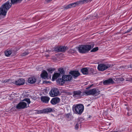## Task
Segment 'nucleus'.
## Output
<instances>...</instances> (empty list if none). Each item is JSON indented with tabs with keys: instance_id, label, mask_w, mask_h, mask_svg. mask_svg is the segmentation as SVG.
<instances>
[{
	"instance_id": "nucleus-30",
	"label": "nucleus",
	"mask_w": 132,
	"mask_h": 132,
	"mask_svg": "<svg viewBox=\"0 0 132 132\" xmlns=\"http://www.w3.org/2000/svg\"><path fill=\"white\" fill-rule=\"evenodd\" d=\"M98 50V47H96L94 48L91 51V52H94Z\"/></svg>"
},
{
	"instance_id": "nucleus-26",
	"label": "nucleus",
	"mask_w": 132,
	"mask_h": 132,
	"mask_svg": "<svg viewBox=\"0 0 132 132\" xmlns=\"http://www.w3.org/2000/svg\"><path fill=\"white\" fill-rule=\"evenodd\" d=\"M54 70L55 69L53 68H50L47 69V71L48 72L51 73H52Z\"/></svg>"
},
{
	"instance_id": "nucleus-1",
	"label": "nucleus",
	"mask_w": 132,
	"mask_h": 132,
	"mask_svg": "<svg viewBox=\"0 0 132 132\" xmlns=\"http://www.w3.org/2000/svg\"><path fill=\"white\" fill-rule=\"evenodd\" d=\"M12 4L9 0L3 4L0 7V15H5L8 10L11 7Z\"/></svg>"
},
{
	"instance_id": "nucleus-32",
	"label": "nucleus",
	"mask_w": 132,
	"mask_h": 132,
	"mask_svg": "<svg viewBox=\"0 0 132 132\" xmlns=\"http://www.w3.org/2000/svg\"><path fill=\"white\" fill-rule=\"evenodd\" d=\"M79 122L78 121V123L76 124L75 126V128L76 130H77L79 128V124L78 123Z\"/></svg>"
},
{
	"instance_id": "nucleus-17",
	"label": "nucleus",
	"mask_w": 132,
	"mask_h": 132,
	"mask_svg": "<svg viewBox=\"0 0 132 132\" xmlns=\"http://www.w3.org/2000/svg\"><path fill=\"white\" fill-rule=\"evenodd\" d=\"M48 74L47 72L45 70H44L42 73L41 74V77L44 79L47 78Z\"/></svg>"
},
{
	"instance_id": "nucleus-35",
	"label": "nucleus",
	"mask_w": 132,
	"mask_h": 132,
	"mask_svg": "<svg viewBox=\"0 0 132 132\" xmlns=\"http://www.w3.org/2000/svg\"><path fill=\"white\" fill-rule=\"evenodd\" d=\"M126 81H129L132 82V77L131 78V79L128 78L126 79Z\"/></svg>"
},
{
	"instance_id": "nucleus-18",
	"label": "nucleus",
	"mask_w": 132,
	"mask_h": 132,
	"mask_svg": "<svg viewBox=\"0 0 132 132\" xmlns=\"http://www.w3.org/2000/svg\"><path fill=\"white\" fill-rule=\"evenodd\" d=\"M36 79L34 77L29 78L28 79V82L30 84L35 83L36 81Z\"/></svg>"
},
{
	"instance_id": "nucleus-22",
	"label": "nucleus",
	"mask_w": 132,
	"mask_h": 132,
	"mask_svg": "<svg viewBox=\"0 0 132 132\" xmlns=\"http://www.w3.org/2000/svg\"><path fill=\"white\" fill-rule=\"evenodd\" d=\"M12 53V51L11 50H7L5 51L4 53L5 56H8L10 55Z\"/></svg>"
},
{
	"instance_id": "nucleus-23",
	"label": "nucleus",
	"mask_w": 132,
	"mask_h": 132,
	"mask_svg": "<svg viewBox=\"0 0 132 132\" xmlns=\"http://www.w3.org/2000/svg\"><path fill=\"white\" fill-rule=\"evenodd\" d=\"M43 113H45L50 112L52 111V109L51 108H46L43 109Z\"/></svg>"
},
{
	"instance_id": "nucleus-25",
	"label": "nucleus",
	"mask_w": 132,
	"mask_h": 132,
	"mask_svg": "<svg viewBox=\"0 0 132 132\" xmlns=\"http://www.w3.org/2000/svg\"><path fill=\"white\" fill-rule=\"evenodd\" d=\"M22 0H11V2L12 4H16L19 2L21 1Z\"/></svg>"
},
{
	"instance_id": "nucleus-14",
	"label": "nucleus",
	"mask_w": 132,
	"mask_h": 132,
	"mask_svg": "<svg viewBox=\"0 0 132 132\" xmlns=\"http://www.w3.org/2000/svg\"><path fill=\"white\" fill-rule=\"evenodd\" d=\"M114 83V81L111 78L108 79L103 81V83L105 85H108L110 84H112Z\"/></svg>"
},
{
	"instance_id": "nucleus-31",
	"label": "nucleus",
	"mask_w": 132,
	"mask_h": 132,
	"mask_svg": "<svg viewBox=\"0 0 132 132\" xmlns=\"http://www.w3.org/2000/svg\"><path fill=\"white\" fill-rule=\"evenodd\" d=\"M43 109L41 110H39L37 111V113L38 114L44 113Z\"/></svg>"
},
{
	"instance_id": "nucleus-39",
	"label": "nucleus",
	"mask_w": 132,
	"mask_h": 132,
	"mask_svg": "<svg viewBox=\"0 0 132 132\" xmlns=\"http://www.w3.org/2000/svg\"><path fill=\"white\" fill-rule=\"evenodd\" d=\"M90 87H91V86H90V87H88L86 88V89H88L89 88H90Z\"/></svg>"
},
{
	"instance_id": "nucleus-15",
	"label": "nucleus",
	"mask_w": 132,
	"mask_h": 132,
	"mask_svg": "<svg viewBox=\"0 0 132 132\" xmlns=\"http://www.w3.org/2000/svg\"><path fill=\"white\" fill-rule=\"evenodd\" d=\"M72 78V76L70 75H64L62 76V78L63 79L65 82L70 81L71 80Z\"/></svg>"
},
{
	"instance_id": "nucleus-6",
	"label": "nucleus",
	"mask_w": 132,
	"mask_h": 132,
	"mask_svg": "<svg viewBox=\"0 0 132 132\" xmlns=\"http://www.w3.org/2000/svg\"><path fill=\"white\" fill-rule=\"evenodd\" d=\"M82 94L83 95V93L80 90H76L73 91L72 96L76 99H79L82 97Z\"/></svg>"
},
{
	"instance_id": "nucleus-3",
	"label": "nucleus",
	"mask_w": 132,
	"mask_h": 132,
	"mask_svg": "<svg viewBox=\"0 0 132 132\" xmlns=\"http://www.w3.org/2000/svg\"><path fill=\"white\" fill-rule=\"evenodd\" d=\"M94 44L89 45H81L79 46L78 50L79 52L84 53L90 50L94 46Z\"/></svg>"
},
{
	"instance_id": "nucleus-34",
	"label": "nucleus",
	"mask_w": 132,
	"mask_h": 132,
	"mask_svg": "<svg viewBox=\"0 0 132 132\" xmlns=\"http://www.w3.org/2000/svg\"><path fill=\"white\" fill-rule=\"evenodd\" d=\"M28 53L27 52H25L23 53L22 54V56H25L26 55H27L28 54Z\"/></svg>"
},
{
	"instance_id": "nucleus-36",
	"label": "nucleus",
	"mask_w": 132,
	"mask_h": 132,
	"mask_svg": "<svg viewBox=\"0 0 132 132\" xmlns=\"http://www.w3.org/2000/svg\"><path fill=\"white\" fill-rule=\"evenodd\" d=\"M132 29V28H130L129 29L127 30L126 32H129Z\"/></svg>"
},
{
	"instance_id": "nucleus-5",
	"label": "nucleus",
	"mask_w": 132,
	"mask_h": 132,
	"mask_svg": "<svg viewBox=\"0 0 132 132\" xmlns=\"http://www.w3.org/2000/svg\"><path fill=\"white\" fill-rule=\"evenodd\" d=\"M59 93V90L57 88H53L50 91L49 94L51 97H54L57 96Z\"/></svg>"
},
{
	"instance_id": "nucleus-38",
	"label": "nucleus",
	"mask_w": 132,
	"mask_h": 132,
	"mask_svg": "<svg viewBox=\"0 0 132 132\" xmlns=\"http://www.w3.org/2000/svg\"><path fill=\"white\" fill-rule=\"evenodd\" d=\"M47 2H48L52 1V0H46Z\"/></svg>"
},
{
	"instance_id": "nucleus-29",
	"label": "nucleus",
	"mask_w": 132,
	"mask_h": 132,
	"mask_svg": "<svg viewBox=\"0 0 132 132\" xmlns=\"http://www.w3.org/2000/svg\"><path fill=\"white\" fill-rule=\"evenodd\" d=\"M59 72H60V73L61 74H63L64 72V71L63 70V69L62 68H60L58 70Z\"/></svg>"
},
{
	"instance_id": "nucleus-24",
	"label": "nucleus",
	"mask_w": 132,
	"mask_h": 132,
	"mask_svg": "<svg viewBox=\"0 0 132 132\" xmlns=\"http://www.w3.org/2000/svg\"><path fill=\"white\" fill-rule=\"evenodd\" d=\"M22 0H11V2L12 4H16L19 2L21 1Z\"/></svg>"
},
{
	"instance_id": "nucleus-19",
	"label": "nucleus",
	"mask_w": 132,
	"mask_h": 132,
	"mask_svg": "<svg viewBox=\"0 0 132 132\" xmlns=\"http://www.w3.org/2000/svg\"><path fill=\"white\" fill-rule=\"evenodd\" d=\"M78 4L77 3H73L70 4L69 5L65 7V9H68L70 8L74 7Z\"/></svg>"
},
{
	"instance_id": "nucleus-11",
	"label": "nucleus",
	"mask_w": 132,
	"mask_h": 132,
	"mask_svg": "<svg viewBox=\"0 0 132 132\" xmlns=\"http://www.w3.org/2000/svg\"><path fill=\"white\" fill-rule=\"evenodd\" d=\"M41 101L43 103H48L50 100V98L46 96H41L40 98Z\"/></svg>"
},
{
	"instance_id": "nucleus-12",
	"label": "nucleus",
	"mask_w": 132,
	"mask_h": 132,
	"mask_svg": "<svg viewBox=\"0 0 132 132\" xmlns=\"http://www.w3.org/2000/svg\"><path fill=\"white\" fill-rule=\"evenodd\" d=\"M25 83V80L22 78H20L15 81L14 84L16 85L20 86L24 84Z\"/></svg>"
},
{
	"instance_id": "nucleus-13",
	"label": "nucleus",
	"mask_w": 132,
	"mask_h": 132,
	"mask_svg": "<svg viewBox=\"0 0 132 132\" xmlns=\"http://www.w3.org/2000/svg\"><path fill=\"white\" fill-rule=\"evenodd\" d=\"M67 48V47L65 46H58L55 48V50L57 52H64Z\"/></svg>"
},
{
	"instance_id": "nucleus-37",
	"label": "nucleus",
	"mask_w": 132,
	"mask_h": 132,
	"mask_svg": "<svg viewBox=\"0 0 132 132\" xmlns=\"http://www.w3.org/2000/svg\"><path fill=\"white\" fill-rule=\"evenodd\" d=\"M8 81V80L7 81V80H3L2 81V82H3V83L6 82Z\"/></svg>"
},
{
	"instance_id": "nucleus-4",
	"label": "nucleus",
	"mask_w": 132,
	"mask_h": 132,
	"mask_svg": "<svg viewBox=\"0 0 132 132\" xmlns=\"http://www.w3.org/2000/svg\"><path fill=\"white\" fill-rule=\"evenodd\" d=\"M100 93V91L96 88L88 90H85L83 92V95L86 96L92 95L97 96Z\"/></svg>"
},
{
	"instance_id": "nucleus-33",
	"label": "nucleus",
	"mask_w": 132,
	"mask_h": 132,
	"mask_svg": "<svg viewBox=\"0 0 132 132\" xmlns=\"http://www.w3.org/2000/svg\"><path fill=\"white\" fill-rule=\"evenodd\" d=\"M126 68H131V69H132V63L130 64L129 65H128L126 67Z\"/></svg>"
},
{
	"instance_id": "nucleus-16",
	"label": "nucleus",
	"mask_w": 132,
	"mask_h": 132,
	"mask_svg": "<svg viewBox=\"0 0 132 132\" xmlns=\"http://www.w3.org/2000/svg\"><path fill=\"white\" fill-rule=\"evenodd\" d=\"M69 73L72 75L74 78L77 77L80 75V73L78 71H71L69 72Z\"/></svg>"
},
{
	"instance_id": "nucleus-20",
	"label": "nucleus",
	"mask_w": 132,
	"mask_h": 132,
	"mask_svg": "<svg viewBox=\"0 0 132 132\" xmlns=\"http://www.w3.org/2000/svg\"><path fill=\"white\" fill-rule=\"evenodd\" d=\"M60 75V73L57 72L55 73L53 75L52 77V80L53 81H54Z\"/></svg>"
},
{
	"instance_id": "nucleus-10",
	"label": "nucleus",
	"mask_w": 132,
	"mask_h": 132,
	"mask_svg": "<svg viewBox=\"0 0 132 132\" xmlns=\"http://www.w3.org/2000/svg\"><path fill=\"white\" fill-rule=\"evenodd\" d=\"M60 100V99L59 97H56L52 98L50 102L52 105H55L59 103Z\"/></svg>"
},
{
	"instance_id": "nucleus-27",
	"label": "nucleus",
	"mask_w": 132,
	"mask_h": 132,
	"mask_svg": "<svg viewBox=\"0 0 132 132\" xmlns=\"http://www.w3.org/2000/svg\"><path fill=\"white\" fill-rule=\"evenodd\" d=\"M23 101L26 102L28 103V104H30L31 102L29 98H25L23 100Z\"/></svg>"
},
{
	"instance_id": "nucleus-21",
	"label": "nucleus",
	"mask_w": 132,
	"mask_h": 132,
	"mask_svg": "<svg viewBox=\"0 0 132 132\" xmlns=\"http://www.w3.org/2000/svg\"><path fill=\"white\" fill-rule=\"evenodd\" d=\"M57 83L60 85H62L65 83L64 80L62 78L58 79L56 81Z\"/></svg>"
},
{
	"instance_id": "nucleus-2",
	"label": "nucleus",
	"mask_w": 132,
	"mask_h": 132,
	"mask_svg": "<svg viewBox=\"0 0 132 132\" xmlns=\"http://www.w3.org/2000/svg\"><path fill=\"white\" fill-rule=\"evenodd\" d=\"M84 109V106L81 104L74 105L72 107V110L74 113L79 115H81Z\"/></svg>"
},
{
	"instance_id": "nucleus-8",
	"label": "nucleus",
	"mask_w": 132,
	"mask_h": 132,
	"mask_svg": "<svg viewBox=\"0 0 132 132\" xmlns=\"http://www.w3.org/2000/svg\"><path fill=\"white\" fill-rule=\"evenodd\" d=\"M93 69L90 68H84L81 69V71L84 75H87L92 73Z\"/></svg>"
},
{
	"instance_id": "nucleus-9",
	"label": "nucleus",
	"mask_w": 132,
	"mask_h": 132,
	"mask_svg": "<svg viewBox=\"0 0 132 132\" xmlns=\"http://www.w3.org/2000/svg\"><path fill=\"white\" fill-rule=\"evenodd\" d=\"M27 105V103L24 102H20L16 106V108L18 109H22L26 108Z\"/></svg>"
},
{
	"instance_id": "nucleus-7",
	"label": "nucleus",
	"mask_w": 132,
	"mask_h": 132,
	"mask_svg": "<svg viewBox=\"0 0 132 132\" xmlns=\"http://www.w3.org/2000/svg\"><path fill=\"white\" fill-rule=\"evenodd\" d=\"M110 66L111 64H100L98 65L97 69L99 70L103 71L110 68Z\"/></svg>"
},
{
	"instance_id": "nucleus-28",
	"label": "nucleus",
	"mask_w": 132,
	"mask_h": 132,
	"mask_svg": "<svg viewBox=\"0 0 132 132\" xmlns=\"http://www.w3.org/2000/svg\"><path fill=\"white\" fill-rule=\"evenodd\" d=\"M125 79L122 77H119L117 79V80L119 81H122L124 80Z\"/></svg>"
}]
</instances>
